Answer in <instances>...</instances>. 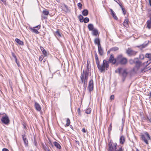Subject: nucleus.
Instances as JSON below:
<instances>
[{
    "mask_svg": "<svg viewBox=\"0 0 151 151\" xmlns=\"http://www.w3.org/2000/svg\"><path fill=\"white\" fill-rule=\"evenodd\" d=\"M95 57L97 66L98 69L101 73L104 72L105 69L106 70H107V69L109 67V63H111L112 64L114 65L116 63L117 61V59H116L114 58V55L112 54H111L108 61L104 60L103 63L101 65L99 61L98 56L96 52H95Z\"/></svg>",
    "mask_w": 151,
    "mask_h": 151,
    "instance_id": "1",
    "label": "nucleus"
},
{
    "mask_svg": "<svg viewBox=\"0 0 151 151\" xmlns=\"http://www.w3.org/2000/svg\"><path fill=\"white\" fill-rule=\"evenodd\" d=\"M108 151H124L123 147L121 146H118L116 142L113 143L112 140L108 143Z\"/></svg>",
    "mask_w": 151,
    "mask_h": 151,
    "instance_id": "2",
    "label": "nucleus"
},
{
    "mask_svg": "<svg viewBox=\"0 0 151 151\" xmlns=\"http://www.w3.org/2000/svg\"><path fill=\"white\" fill-rule=\"evenodd\" d=\"M117 60L118 63L122 65H126L127 62V59L122 56L121 55L118 56Z\"/></svg>",
    "mask_w": 151,
    "mask_h": 151,
    "instance_id": "3",
    "label": "nucleus"
},
{
    "mask_svg": "<svg viewBox=\"0 0 151 151\" xmlns=\"http://www.w3.org/2000/svg\"><path fill=\"white\" fill-rule=\"evenodd\" d=\"M137 52L133 50L131 48H128L126 51V53L129 56H134Z\"/></svg>",
    "mask_w": 151,
    "mask_h": 151,
    "instance_id": "4",
    "label": "nucleus"
},
{
    "mask_svg": "<svg viewBox=\"0 0 151 151\" xmlns=\"http://www.w3.org/2000/svg\"><path fill=\"white\" fill-rule=\"evenodd\" d=\"M4 114H5V116H3L2 117L1 119V121L3 123L5 124H7L9 122V120L7 115L5 114V113H3L2 114L0 113V115H3Z\"/></svg>",
    "mask_w": 151,
    "mask_h": 151,
    "instance_id": "5",
    "label": "nucleus"
},
{
    "mask_svg": "<svg viewBox=\"0 0 151 151\" xmlns=\"http://www.w3.org/2000/svg\"><path fill=\"white\" fill-rule=\"evenodd\" d=\"M49 14V11L47 9H45L42 12V14L41 15L42 19H47V16H48Z\"/></svg>",
    "mask_w": 151,
    "mask_h": 151,
    "instance_id": "6",
    "label": "nucleus"
},
{
    "mask_svg": "<svg viewBox=\"0 0 151 151\" xmlns=\"http://www.w3.org/2000/svg\"><path fill=\"white\" fill-rule=\"evenodd\" d=\"M87 89L90 93L93 90V80L91 79L88 82V85Z\"/></svg>",
    "mask_w": 151,
    "mask_h": 151,
    "instance_id": "7",
    "label": "nucleus"
},
{
    "mask_svg": "<svg viewBox=\"0 0 151 151\" xmlns=\"http://www.w3.org/2000/svg\"><path fill=\"white\" fill-rule=\"evenodd\" d=\"M128 74V73L127 72V70L126 69L124 70L121 74L122 80L123 82L125 81Z\"/></svg>",
    "mask_w": 151,
    "mask_h": 151,
    "instance_id": "8",
    "label": "nucleus"
},
{
    "mask_svg": "<svg viewBox=\"0 0 151 151\" xmlns=\"http://www.w3.org/2000/svg\"><path fill=\"white\" fill-rule=\"evenodd\" d=\"M145 58H149V60H148L146 62L144 63L143 64H145V63H146L149 65L150 63H151V53H146L145 55Z\"/></svg>",
    "mask_w": 151,
    "mask_h": 151,
    "instance_id": "9",
    "label": "nucleus"
},
{
    "mask_svg": "<svg viewBox=\"0 0 151 151\" xmlns=\"http://www.w3.org/2000/svg\"><path fill=\"white\" fill-rule=\"evenodd\" d=\"M136 60V61L135 60V63H134L135 65V67L137 68V70H138L142 65V63L139 60L138 58H137Z\"/></svg>",
    "mask_w": 151,
    "mask_h": 151,
    "instance_id": "10",
    "label": "nucleus"
},
{
    "mask_svg": "<svg viewBox=\"0 0 151 151\" xmlns=\"http://www.w3.org/2000/svg\"><path fill=\"white\" fill-rule=\"evenodd\" d=\"M34 106L37 111H41V107L38 103L35 102V103Z\"/></svg>",
    "mask_w": 151,
    "mask_h": 151,
    "instance_id": "11",
    "label": "nucleus"
},
{
    "mask_svg": "<svg viewBox=\"0 0 151 151\" xmlns=\"http://www.w3.org/2000/svg\"><path fill=\"white\" fill-rule=\"evenodd\" d=\"M98 52L99 55L101 56L103 55L104 54V51L101 45L98 47Z\"/></svg>",
    "mask_w": 151,
    "mask_h": 151,
    "instance_id": "12",
    "label": "nucleus"
},
{
    "mask_svg": "<svg viewBox=\"0 0 151 151\" xmlns=\"http://www.w3.org/2000/svg\"><path fill=\"white\" fill-rule=\"evenodd\" d=\"M149 42V41H148V43H144L140 45L137 46L136 47H138L141 49H142V48H145L146 46H147V45L148 44Z\"/></svg>",
    "mask_w": 151,
    "mask_h": 151,
    "instance_id": "13",
    "label": "nucleus"
},
{
    "mask_svg": "<svg viewBox=\"0 0 151 151\" xmlns=\"http://www.w3.org/2000/svg\"><path fill=\"white\" fill-rule=\"evenodd\" d=\"M94 43L95 44L97 45L98 47L101 45L100 40L99 38H96L94 40Z\"/></svg>",
    "mask_w": 151,
    "mask_h": 151,
    "instance_id": "14",
    "label": "nucleus"
},
{
    "mask_svg": "<svg viewBox=\"0 0 151 151\" xmlns=\"http://www.w3.org/2000/svg\"><path fill=\"white\" fill-rule=\"evenodd\" d=\"M125 139L124 136L122 135L121 136L119 139V142L121 144H123L125 142Z\"/></svg>",
    "mask_w": 151,
    "mask_h": 151,
    "instance_id": "15",
    "label": "nucleus"
},
{
    "mask_svg": "<svg viewBox=\"0 0 151 151\" xmlns=\"http://www.w3.org/2000/svg\"><path fill=\"white\" fill-rule=\"evenodd\" d=\"M92 31V35L94 36H96L98 35H99V32L98 30L96 29H94Z\"/></svg>",
    "mask_w": 151,
    "mask_h": 151,
    "instance_id": "16",
    "label": "nucleus"
},
{
    "mask_svg": "<svg viewBox=\"0 0 151 151\" xmlns=\"http://www.w3.org/2000/svg\"><path fill=\"white\" fill-rule=\"evenodd\" d=\"M110 11L111 12V14L112 15L113 17L114 18V19L117 20L118 19L115 13L113 11V10L111 9H110Z\"/></svg>",
    "mask_w": 151,
    "mask_h": 151,
    "instance_id": "17",
    "label": "nucleus"
},
{
    "mask_svg": "<svg viewBox=\"0 0 151 151\" xmlns=\"http://www.w3.org/2000/svg\"><path fill=\"white\" fill-rule=\"evenodd\" d=\"M40 49L44 55L45 56H47V51L45 50L44 48L40 46Z\"/></svg>",
    "mask_w": 151,
    "mask_h": 151,
    "instance_id": "18",
    "label": "nucleus"
},
{
    "mask_svg": "<svg viewBox=\"0 0 151 151\" xmlns=\"http://www.w3.org/2000/svg\"><path fill=\"white\" fill-rule=\"evenodd\" d=\"M15 41L19 45H24L23 42L18 38H16Z\"/></svg>",
    "mask_w": 151,
    "mask_h": 151,
    "instance_id": "19",
    "label": "nucleus"
},
{
    "mask_svg": "<svg viewBox=\"0 0 151 151\" xmlns=\"http://www.w3.org/2000/svg\"><path fill=\"white\" fill-rule=\"evenodd\" d=\"M129 20L128 19H125L123 23V25L126 27H128L129 26L128 22Z\"/></svg>",
    "mask_w": 151,
    "mask_h": 151,
    "instance_id": "20",
    "label": "nucleus"
},
{
    "mask_svg": "<svg viewBox=\"0 0 151 151\" xmlns=\"http://www.w3.org/2000/svg\"><path fill=\"white\" fill-rule=\"evenodd\" d=\"M88 27L89 31H93L94 29L93 25L92 24H90L88 25Z\"/></svg>",
    "mask_w": 151,
    "mask_h": 151,
    "instance_id": "21",
    "label": "nucleus"
},
{
    "mask_svg": "<svg viewBox=\"0 0 151 151\" xmlns=\"http://www.w3.org/2000/svg\"><path fill=\"white\" fill-rule=\"evenodd\" d=\"M22 136L24 144L26 145H27L28 144V142L27 140V139L25 137V136L24 135H22Z\"/></svg>",
    "mask_w": 151,
    "mask_h": 151,
    "instance_id": "22",
    "label": "nucleus"
},
{
    "mask_svg": "<svg viewBox=\"0 0 151 151\" xmlns=\"http://www.w3.org/2000/svg\"><path fill=\"white\" fill-rule=\"evenodd\" d=\"M82 14L84 16H87L88 14V11L86 9L83 10L82 12Z\"/></svg>",
    "mask_w": 151,
    "mask_h": 151,
    "instance_id": "23",
    "label": "nucleus"
},
{
    "mask_svg": "<svg viewBox=\"0 0 151 151\" xmlns=\"http://www.w3.org/2000/svg\"><path fill=\"white\" fill-rule=\"evenodd\" d=\"M53 144L55 147L58 149H60L61 147L60 145L57 142H53Z\"/></svg>",
    "mask_w": 151,
    "mask_h": 151,
    "instance_id": "24",
    "label": "nucleus"
},
{
    "mask_svg": "<svg viewBox=\"0 0 151 151\" xmlns=\"http://www.w3.org/2000/svg\"><path fill=\"white\" fill-rule=\"evenodd\" d=\"M84 70H83V72L81 73V79L82 83H83L84 82Z\"/></svg>",
    "mask_w": 151,
    "mask_h": 151,
    "instance_id": "25",
    "label": "nucleus"
},
{
    "mask_svg": "<svg viewBox=\"0 0 151 151\" xmlns=\"http://www.w3.org/2000/svg\"><path fill=\"white\" fill-rule=\"evenodd\" d=\"M147 27L149 29L151 28V22L150 21H147Z\"/></svg>",
    "mask_w": 151,
    "mask_h": 151,
    "instance_id": "26",
    "label": "nucleus"
},
{
    "mask_svg": "<svg viewBox=\"0 0 151 151\" xmlns=\"http://www.w3.org/2000/svg\"><path fill=\"white\" fill-rule=\"evenodd\" d=\"M70 120L68 118L66 119V124L65 125V127H68L69 126L70 124Z\"/></svg>",
    "mask_w": 151,
    "mask_h": 151,
    "instance_id": "27",
    "label": "nucleus"
},
{
    "mask_svg": "<svg viewBox=\"0 0 151 151\" xmlns=\"http://www.w3.org/2000/svg\"><path fill=\"white\" fill-rule=\"evenodd\" d=\"M78 18L79 19L80 22H83L84 19L83 17L81 14L80 15L78 16Z\"/></svg>",
    "mask_w": 151,
    "mask_h": 151,
    "instance_id": "28",
    "label": "nucleus"
},
{
    "mask_svg": "<svg viewBox=\"0 0 151 151\" xmlns=\"http://www.w3.org/2000/svg\"><path fill=\"white\" fill-rule=\"evenodd\" d=\"M55 35L59 37H62V34L60 33L58 29H57L55 32Z\"/></svg>",
    "mask_w": 151,
    "mask_h": 151,
    "instance_id": "29",
    "label": "nucleus"
},
{
    "mask_svg": "<svg viewBox=\"0 0 151 151\" xmlns=\"http://www.w3.org/2000/svg\"><path fill=\"white\" fill-rule=\"evenodd\" d=\"M137 58H134V60L130 59L129 61V63L131 64H133L134 63H135V60L136 61V59H137Z\"/></svg>",
    "mask_w": 151,
    "mask_h": 151,
    "instance_id": "30",
    "label": "nucleus"
},
{
    "mask_svg": "<svg viewBox=\"0 0 151 151\" xmlns=\"http://www.w3.org/2000/svg\"><path fill=\"white\" fill-rule=\"evenodd\" d=\"M144 65L145 66V67L144 68H143V69H141V72H143V71H144V72H145L146 70V71H145V69H147V66L148 65V64H146L145 63V64H144Z\"/></svg>",
    "mask_w": 151,
    "mask_h": 151,
    "instance_id": "31",
    "label": "nucleus"
},
{
    "mask_svg": "<svg viewBox=\"0 0 151 151\" xmlns=\"http://www.w3.org/2000/svg\"><path fill=\"white\" fill-rule=\"evenodd\" d=\"M31 29L32 31V32H33L34 33H35L37 34H38L39 33V32L38 31V29H35L34 28H31Z\"/></svg>",
    "mask_w": 151,
    "mask_h": 151,
    "instance_id": "32",
    "label": "nucleus"
},
{
    "mask_svg": "<svg viewBox=\"0 0 151 151\" xmlns=\"http://www.w3.org/2000/svg\"><path fill=\"white\" fill-rule=\"evenodd\" d=\"M87 82H88V81H84V82L83 83L84 84L83 85V87H84V91L86 90V88Z\"/></svg>",
    "mask_w": 151,
    "mask_h": 151,
    "instance_id": "33",
    "label": "nucleus"
},
{
    "mask_svg": "<svg viewBox=\"0 0 151 151\" xmlns=\"http://www.w3.org/2000/svg\"><path fill=\"white\" fill-rule=\"evenodd\" d=\"M119 49L118 47H114L110 49V51H116Z\"/></svg>",
    "mask_w": 151,
    "mask_h": 151,
    "instance_id": "34",
    "label": "nucleus"
},
{
    "mask_svg": "<svg viewBox=\"0 0 151 151\" xmlns=\"http://www.w3.org/2000/svg\"><path fill=\"white\" fill-rule=\"evenodd\" d=\"M89 21V19L88 18L86 17L83 19V22H84V23H87Z\"/></svg>",
    "mask_w": 151,
    "mask_h": 151,
    "instance_id": "35",
    "label": "nucleus"
},
{
    "mask_svg": "<svg viewBox=\"0 0 151 151\" xmlns=\"http://www.w3.org/2000/svg\"><path fill=\"white\" fill-rule=\"evenodd\" d=\"M91 111V109L88 108L86 110V113L87 114H90Z\"/></svg>",
    "mask_w": 151,
    "mask_h": 151,
    "instance_id": "36",
    "label": "nucleus"
},
{
    "mask_svg": "<svg viewBox=\"0 0 151 151\" xmlns=\"http://www.w3.org/2000/svg\"><path fill=\"white\" fill-rule=\"evenodd\" d=\"M112 130V126H111V123L110 125H109V127L108 128V132L109 133V134H110V131Z\"/></svg>",
    "mask_w": 151,
    "mask_h": 151,
    "instance_id": "37",
    "label": "nucleus"
},
{
    "mask_svg": "<svg viewBox=\"0 0 151 151\" xmlns=\"http://www.w3.org/2000/svg\"><path fill=\"white\" fill-rule=\"evenodd\" d=\"M77 5H78V7L79 9H81L82 8V5L81 4V3L80 2L78 3V4Z\"/></svg>",
    "mask_w": 151,
    "mask_h": 151,
    "instance_id": "38",
    "label": "nucleus"
},
{
    "mask_svg": "<svg viewBox=\"0 0 151 151\" xmlns=\"http://www.w3.org/2000/svg\"><path fill=\"white\" fill-rule=\"evenodd\" d=\"M139 58L141 60H143L144 59V55L142 54H141L139 55Z\"/></svg>",
    "mask_w": 151,
    "mask_h": 151,
    "instance_id": "39",
    "label": "nucleus"
},
{
    "mask_svg": "<svg viewBox=\"0 0 151 151\" xmlns=\"http://www.w3.org/2000/svg\"><path fill=\"white\" fill-rule=\"evenodd\" d=\"M0 1L2 2L5 6H6L7 5V4L6 1V0H0Z\"/></svg>",
    "mask_w": 151,
    "mask_h": 151,
    "instance_id": "40",
    "label": "nucleus"
},
{
    "mask_svg": "<svg viewBox=\"0 0 151 151\" xmlns=\"http://www.w3.org/2000/svg\"><path fill=\"white\" fill-rule=\"evenodd\" d=\"M88 71H84V76H88L89 73H88Z\"/></svg>",
    "mask_w": 151,
    "mask_h": 151,
    "instance_id": "41",
    "label": "nucleus"
},
{
    "mask_svg": "<svg viewBox=\"0 0 151 151\" xmlns=\"http://www.w3.org/2000/svg\"><path fill=\"white\" fill-rule=\"evenodd\" d=\"M125 122V119L122 118V129L123 128Z\"/></svg>",
    "mask_w": 151,
    "mask_h": 151,
    "instance_id": "42",
    "label": "nucleus"
},
{
    "mask_svg": "<svg viewBox=\"0 0 151 151\" xmlns=\"http://www.w3.org/2000/svg\"><path fill=\"white\" fill-rule=\"evenodd\" d=\"M44 58V57L43 55H41L39 58V60L40 61H42Z\"/></svg>",
    "mask_w": 151,
    "mask_h": 151,
    "instance_id": "43",
    "label": "nucleus"
},
{
    "mask_svg": "<svg viewBox=\"0 0 151 151\" xmlns=\"http://www.w3.org/2000/svg\"><path fill=\"white\" fill-rule=\"evenodd\" d=\"M114 95H111L110 97V99L111 100H113L114 99Z\"/></svg>",
    "mask_w": 151,
    "mask_h": 151,
    "instance_id": "44",
    "label": "nucleus"
},
{
    "mask_svg": "<svg viewBox=\"0 0 151 151\" xmlns=\"http://www.w3.org/2000/svg\"><path fill=\"white\" fill-rule=\"evenodd\" d=\"M122 11L123 14L124 15H125L126 14L125 9L123 8H122Z\"/></svg>",
    "mask_w": 151,
    "mask_h": 151,
    "instance_id": "45",
    "label": "nucleus"
},
{
    "mask_svg": "<svg viewBox=\"0 0 151 151\" xmlns=\"http://www.w3.org/2000/svg\"><path fill=\"white\" fill-rule=\"evenodd\" d=\"M122 69V68H118V72L119 74H120L121 73V71Z\"/></svg>",
    "mask_w": 151,
    "mask_h": 151,
    "instance_id": "46",
    "label": "nucleus"
},
{
    "mask_svg": "<svg viewBox=\"0 0 151 151\" xmlns=\"http://www.w3.org/2000/svg\"><path fill=\"white\" fill-rule=\"evenodd\" d=\"M40 27H41V25H38L35 27H34V28H37L38 29H40Z\"/></svg>",
    "mask_w": 151,
    "mask_h": 151,
    "instance_id": "47",
    "label": "nucleus"
},
{
    "mask_svg": "<svg viewBox=\"0 0 151 151\" xmlns=\"http://www.w3.org/2000/svg\"><path fill=\"white\" fill-rule=\"evenodd\" d=\"M12 56L14 58V59L17 58L16 56L15 55V54L13 52H12Z\"/></svg>",
    "mask_w": 151,
    "mask_h": 151,
    "instance_id": "48",
    "label": "nucleus"
},
{
    "mask_svg": "<svg viewBox=\"0 0 151 151\" xmlns=\"http://www.w3.org/2000/svg\"><path fill=\"white\" fill-rule=\"evenodd\" d=\"M146 120H148L149 121V122L151 123V118H149L147 116Z\"/></svg>",
    "mask_w": 151,
    "mask_h": 151,
    "instance_id": "49",
    "label": "nucleus"
},
{
    "mask_svg": "<svg viewBox=\"0 0 151 151\" xmlns=\"http://www.w3.org/2000/svg\"><path fill=\"white\" fill-rule=\"evenodd\" d=\"M15 59V62H16V63L17 64L18 66V67L19 66V61H17V58H16V59Z\"/></svg>",
    "mask_w": 151,
    "mask_h": 151,
    "instance_id": "50",
    "label": "nucleus"
},
{
    "mask_svg": "<svg viewBox=\"0 0 151 151\" xmlns=\"http://www.w3.org/2000/svg\"><path fill=\"white\" fill-rule=\"evenodd\" d=\"M88 76L84 77V81H88Z\"/></svg>",
    "mask_w": 151,
    "mask_h": 151,
    "instance_id": "51",
    "label": "nucleus"
},
{
    "mask_svg": "<svg viewBox=\"0 0 151 151\" xmlns=\"http://www.w3.org/2000/svg\"><path fill=\"white\" fill-rule=\"evenodd\" d=\"M64 6L65 7V8L66 9V10L67 11H68V6H67V5L65 4H64Z\"/></svg>",
    "mask_w": 151,
    "mask_h": 151,
    "instance_id": "52",
    "label": "nucleus"
},
{
    "mask_svg": "<svg viewBox=\"0 0 151 151\" xmlns=\"http://www.w3.org/2000/svg\"><path fill=\"white\" fill-rule=\"evenodd\" d=\"M77 111L78 112V113L79 114V115H80L81 114V111H80V108H78L77 110Z\"/></svg>",
    "mask_w": 151,
    "mask_h": 151,
    "instance_id": "53",
    "label": "nucleus"
},
{
    "mask_svg": "<svg viewBox=\"0 0 151 151\" xmlns=\"http://www.w3.org/2000/svg\"><path fill=\"white\" fill-rule=\"evenodd\" d=\"M2 151H9V150L6 148H4L3 149Z\"/></svg>",
    "mask_w": 151,
    "mask_h": 151,
    "instance_id": "54",
    "label": "nucleus"
},
{
    "mask_svg": "<svg viewBox=\"0 0 151 151\" xmlns=\"http://www.w3.org/2000/svg\"><path fill=\"white\" fill-rule=\"evenodd\" d=\"M142 120H146V119H147V116L146 117L142 116Z\"/></svg>",
    "mask_w": 151,
    "mask_h": 151,
    "instance_id": "55",
    "label": "nucleus"
},
{
    "mask_svg": "<svg viewBox=\"0 0 151 151\" xmlns=\"http://www.w3.org/2000/svg\"><path fill=\"white\" fill-rule=\"evenodd\" d=\"M149 18H150V19L148 20L147 21H150L151 22V13H150L149 14Z\"/></svg>",
    "mask_w": 151,
    "mask_h": 151,
    "instance_id": "56",
    "label": "nucleus"
},
{
    "mask_svg": "<svg viewBox=\"0 0 151 151\" xmlns=\"http://www.w3.org/2000/svg\"><path fill=\"white\" fill-rule=\"evenodd\" d=\"M34 143L35 146H36L37 144V143L36 140L35 139Z\"/></svg>",
    "mask_w": 151,
    "mask_h": 151,
    "instance_id": "57",
    "label": "nucleus"
},
{
    "mask_svg": "<svg viewBox=\"0 0 151 151\" xmlns=\"http://www.w3.org/2000/svg\"><path fill=\"white\" fill-rule=\"evenodd\" d=\"M147 96H149V97L151 98V92H150L149 93H148Z\"/></svg>",
    "mask_w": 151,
    "mask_h": 151,
    "instance_id": "58",
    "label": "nucleus"
},
{
    "mask_svg": "<svg viewBox=\"0 0 151 151\" xmlns=\"http://www.w3.org/2000/svg\"><path fill=\"white\" fill-rule=\"evenodd\" d=\"M75 142L79 146L80 145V143L77 140H75Z\"/></svg>",
    "mask_w": 151,
    "mask_h": 151,
    "instance_id": "59",
    "label": "nucleus"
},
{
    "mask_svg": "<svg viewBox=\"0 0 151 151\" xmlns=\"http://www.w3.org/2000/svg\"><path fill=\"white\" fill-rule=\"evenodd\" d=\"M151 69V65L149 66H148V67L147 66V70H150Z\"/></svg>",
    "mask_w": 151,
    "mask_h": 151,
    "instance_id": "60",
    "label": "nucleus"
},
{
    "mask_svg": "<svg viewBox=\"0 0 151 151\" xmlns=\"http://www.w3.org/2000/svg\"><path fill=\"white\" fill-rule=\"evenodd\" d=\"M82 131L84 133H85L86 132V129L84 128H83Z\"/></svg>",
    "mask_w": 151,
    "mask_h": 151,
    "instance_id": "61",
    "label": "nucleus"
},
{
    "mask_svg": "<svg viewBox=\"0 0 151 151\" xmlns=\"http://www.w3.org/2000/svg\"><path fill=\"white\" fill-rule=\"evenodd\" d=\"M90 70V68H89L88 67H87L86 70V71H88V72L89 73Z\"/></svg>",
    "mask_w": 151,
    "mask_h": 151,
    "instance_id": "62",
    "label": "nucleus"
},
{
    "mask_svg": "<svg viewBox=\"0 0 151 151\" xmlns=\"http://www.w3.org/2000/svg\"><path fill=\"white\" fill-rule=\"evenodd\" d=\"M118 4L119 5V6H120V7L122 9V8H123L122 7V5L120 4V2H119V3L118 2Z\"/></svg>",
    "mask_w": 151,
    "mask_h": 151,
    "instance_id": "63",
    "label": "nucleus"
},
{
    "mask_svg": "<svg viewBox=\"0 0 151 151\" xmlns=\"http://www.w3.org/2000/svg\"><path fill=\"white\" fill-rule=\"evenodd\" d=\"M44 148L45 151H47V149H49V148H47L46 147H44Z\"/></svg>",
    "mask_w": 151,
    "mask_h": 151,
    "instance_id": "64",
    "label": "nucleus"
}]
</instances>
